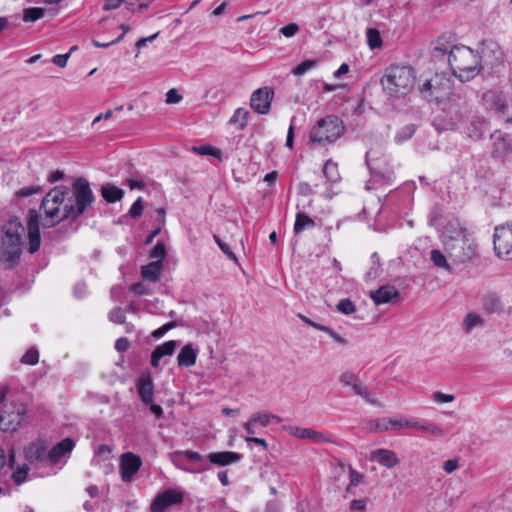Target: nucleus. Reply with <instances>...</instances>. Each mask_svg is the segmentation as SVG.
Here are the masks:
<instances>
[{
    "mask_svg": "<svg viewBox=\"0 0 512 512\" xmlns=\"http://www.w3.org/2000/svg\"><path fill=\"white\" fill-rule=\"evenodd\" d=\"M322 331L325 332L326 334H328L334 341H336L342 345H346L347 341L343 337L338 335L336 332H334L331 328L325 326V327H323Z\"/></svg>",
    "mask_w": 512,
    "mask_h": 512,
    "instance_id": "63",
    "label": "nucleus"
},
{
    "mask_svg": "<svg viewBox=\"0 0 512 512\" xmlns=\"http://www.w3.org/2000/svg\"><path fill=\"white\" fill-rule=\"evenodd\" d=\"M492 154L501 159H508L512 155V135L494 131L491 136Z\"/></svg>",
    "mask_w": 512,
    "mask_h": 512,
    "instance_id": "12",
    "label": "nucleus"
},
{
    "mask_svg": "<svg viewBox=\"0 0 512 512\" xmlns=\"http://www.w3.org/2000/svg\"><path fill=\"white\" fill-rule=\"evenodd\" d=\"M254 424L259 423L262 427H266L269 425L271 420H275L277 423H280L282 419L271 413H256L250 417V419Z\"/></svg>",
    "mask_w": 512,
    "mask_h": 512,
    "instance_id": "36",
    "label": "nucleus"
},
{
    "mask_svg": "<svg viewBox=\"0 0 512 512\" xmlns=\"http://www.w3.org/2000/svg\"><path fill=\"white\" fill-rule=\"evenodd\" d=\"M95 202V195L90 183L83 177L74 180L72 190L67 186H57L51 189L43 198L41 210L46 218L44 228H50L63 220L75 221L86 213Z\"/></svg>",
    "mask_w": 512,
    "mask_h": 512,
    "instance_id": "1",
    "label": "nucleus"
},
{
    "mask_svg": "<svg viewBox=\"0 0 512 512\" xmlns=\"http://www.w3.org/2000/svg\"><path fill=\"white\" fill-rule=\"evenodd\" d=\"M420 92L429 101L442 103L448 100L451 103L447 108H443L433 120V126L437 132L455 130L461 123L464 113L456 99H452V84L449 77L444 74L436 73L430 79H427L419 86Z\"/></svg>",
    "mask_w": 512,
    "mask_h": 512,
    "instance_id": "2",
    "label": "nucleus"
},
{
    "mask_svg": "<svg viewBox=\"0 0 512 512\" xmlns=\"http://www.w3.org/2000/svg\"><path fill=\"white\" fill-rule=\"evenodd\" d=\"M343 121L336 115L321 118L313 126L310 139L313 143L325 144L335 142L344 133Z\"/></svg>",
    "mask_w": 512,
    "mask_h": 512,
    "instance_id": "6",
    "label": "nucleus"
},
{
    "mask_svg": "<svg viewBox=\"0 0 512 512\" xmlns=\"http://www.w3.org/2000/svg\"><path fill=\"white\" fill-rule=\"evenodd\" d=\"M421 431L426 432L434 437H441L444 435L443 429L432 422L424 421L423 425H421Z\"/></svg>",
    "mask_w": 512,
    "mask_h": 512,
    "instance_id": "48",
    "label": "nucleus"
},
{
    "mask_svg": "<svg viewBox=\"0 0 512 512\" xmlns=\"http://www.w3.org/2000/svg\"><path fill=\"white\" fill-rule=\"evenodd\" d=\"M45 15V9L41 7H30L24 10L23 21L35 22Z\"/></svg>",
    "mask_w": 512,
    "mask_h": 512,
    "instance_id": "39",
    "label": "nucleus"
},
{
    "mask_svg": "<svg viewBox=\"0 0 512 512\" xmlns=\"http://www.w3.org/2000/svg\"><path fill=\"white\" fill-rule=\"evenodd\" d=\"M357 395L361 396L367 403L369 404H372V405H379V403L377 402V400H375L373 397H372V394L371 392L369 391V389L365 386H362V388L358 391Z\"/></svg>",
    "mask_w": 512,
    "mask_h": 512,
    "instance_id": "58",
    "label": "nucleus"
},
{
    "mask_svg": "<svg viewBox=\"0 0 512 512\" xmlns=\"http://www.w3.org/2000/svg\"><path fill=\"white\" fill-rule=\"evenodd\" d=\"M299 30V27L297 24L295 23H289L288 25L286 26H283L281 29H280V32L285 36V37H292L294 36Z\"/></svg>",
    "mask_w": 512,
    "mask_h": 512,
    "instance_id": "60",
    "label": "nucleus"
},
{
    "mask_svg": "<svg viewBox=\"0 0 512 512\" xmlns=\"http://www.w3.org/2000/svg\"><path fill=\"white\" fill-rule=\"evenodd\" d=\"M40 191L39 187H25L16 192L18 197H28Z\"/></svg>",
    "mask_w": 512,
    "mask_h": 512,
    "instance_id": "62",
    "label": "nucleus"
},
{
    "mask_svg": "<svg viewBox=\"0 0 512 512\" xmlns=\"http://www.w3.org/2000/svg\"><path fill=\"white\" fill-rule=\"evenodd\" d=\"M481 304L482 310L486 315H500L505 312L510 313L512 309V307H508V309H506L505 302L496 292H488L484 294L481 299Z\"/></svg>",
    "mask_w": 512,
    "mask_h": 512,
    "instance_id": "14",
    "label": "nucleus"
},
{
    "mask_svg": "<svg viewBox=\"0 0 512 512\" xmlns=\"http://www.w3.org/2000/svg\"><path fill=\"white\" fill-rule=\"evenodd\" d=\"M416 131V126L414 124H409L403 128H401L397 134L395 135V141L397 143H403L404 141L410 139Z\"/></svg>",
    "mask_w": 512,
    "mask_h": 512,
    "instance_id": "43",
    "label": "nucleus"
},
{
    "mask_svg": "<svg viewBox=\"0 0 512 512\" xmlns=\"http://www.w3.org/2000/svg\"><path fill=\"white\" fill-rule=\"evenodd\" d=\"M350 486H358L363 483L364 475L356 471L352 466H348Z\"/></svg>",
    "mask_w": 512,
    "mask_h": 512,
    "instance_id": "52",
    "label": "nucleus"
},
{
    "mask_svg": "<svg viewBox=\"0 0 512 512\" xmlns=\"http://www.w3.org/2000/svg\"><path fill=\"white\" fill-rule=\"evenodd\" d=\"M415 75L412 68L392 65L386 68L381 85L390 96L404 95L414 86Z\"/></svg>",
    "mask_w": 512,
    "mask_h": 512,
    "instance_id": "4",
    "label": "nucleus"
},
{
    "mask_svg": "<svg viewBox=\"0 0 512 512\" xmlns=\"http://www.w3.org/2000/svg\"><path fill=\"white\" fill-rule=\"evenodd\" d=\"M469 233L466 228L462 227L458 220L450 221L444 228L443 237L444 243L447 241H455L458 238H463Z\"/></svg>",
    "mask_w": 512,
    "mask_h": 512,
    "instance_id": "27",
    "label": "nucleus"
},
{
    "mask_svg": "<svg viewBox=\"0 0 512 512\" xmlns=\"http://www.w3.org/2000/svg\"><path fill=\"white\" fill-rule=\"evenodd\" d=\"M274 91L269 87L255 90L250 98L251 108L258 114L266 115L271 109Z\"/></svg>",
    "mask_w": 512,
    "mask_h": 512,
    "instance_id": "10",
    "label": "nucleus"
},
{
    "mask_svg": "<svg viewBox=\"0 0 512 512\" xmlns=\"http://www.w3.org/2000/svg\"><path fill=\"white\" fill-rule=\"evenodd\" d=\"M489 130L486 119L479 115H473L465 127V134L473 141H480Z\"/></svg>",
    "mask_w": 512,
    "mask_h": 512,
    "instance_id": "16",
    "label": "nucleus"
},
{
    "mask_svg": "<svg viewBox=\"0 0 512 512\" xmlns=\"http://www.w3.org/2000/svg\"><path fill=\"white\" fill-rule=\"evenodd\" d=\"M486 325L485 319L476 312L467 313L461 323V329L464 333L469 334L476 327H484Z\"/></svg>",
    "mask_w": 512,
    "mask_h": 512,
    "instance_id": "28",
    "label": "nucleus"
},
{
    "mask_svg": "<svg viewBox=\"0 0 512 512\" xmlns=\"http://www.w3.org/2000/svg\"><path fill=\"white\" fill-rule=\"evenodd\" d=\"M482 104L488 111L504 114L507 108L504 97L495 91H487L482 95Z\"/></svg>",
    "mask_w": 512,
    "mask_h": 512,
    "instance_id": "19",
    "label": "nucleus"
},
{
    "mask_svg": "<svg viewBox=\"0 0 512 512\" xmlns=\"http://www.w3.org/2000/svg\"><path fill=\"white\" fill-rule=\"evenodd\" d=\"M152 1L153 0H126V5L128 7H134L135 5H138L137 11L141 12L147 9ZM131 10L134 11L133 8H131Z\"/></svg>",
    "mask_w": 512,
    "mask_h": 512,
    "instance_id": "56",
    "label": "nucleus"
},
{
    "mask_svg": "<svg viewBox=\"0 0 512 512\" xmlns=\"http://www.w3.org/2000/svg\"><path fill=\"white\" fill-rule=\"evenodd\" d=\"M317 65V60L308 59L304 60L300 64L296 65L292 69V73L294 75L300 76L308 72L309 70L313 69Z\"/></svg>",
    "mask_w": 512,
    "mask_h": 512,
    "instance_id": "45",
    "label": "nucleus"
},
{
    "mask_svg": "<svg viewBox=\"0 0 512 512\" xmlns=\"http://www.w3.org/2000/svg\"><path fill=\"white\" fill-rule=\"evenodd\" d=\"M310 439L312 440V442L314 444H317V445H320L323 443H334V441L331 438H329V436H327L326 434H324L322 432L316 431V430L313 431V434Z\"/></svg>",
    "mask_w": 512,
    "mask_h": 512,
    "instance_id": "54",
    "label": "nucleus"
},
{
    "mask_svg": "<svg viewBox=\"0 0 512 512\" xmlns=\"http://www.w3.org/2000/svg\"><path fill=\"white\" fill-rule=\"evenodd\" d=\"M5 466L10 469L15 468V453L13 449H10L8 456H6L4 450L0 447V470Z\"/></svg>",
    "mask_w": 512,
    "mask_h": 512,
    "instance_id": "46",
    "label": "nucleus"
},
{
    "mask_svg": "<svg viewBox=\"0 0 512 512\" xmlns=\"http://www.w3.org/2000/svg\"><path fill=\"white\" fill-rule=\"evenodd\" d=\"M182 502L183 496L180 492L174 489H167L156 495L151 503L150 510L151 512H164L173 505L181 504Z\"/></svg>",
    "mask_w": 512,
    "mask_h": 512,
    "instance_id": "13",
    "label": "nucleus"
},
{
    "mask_svg": "<svg viewBox=\"0 0 512 512\" xmlns=\"http://www.w3.org/2000/svg\"><path fill=\"white\" fill-rule=\"evenodd\" d=\"M449 37L442 35L437 38V40L434 43L433 47V55L435 57H438L439 55H447V58L450 56V50L454 49L456 46L455 44H452L449 40Z\"/></svg>",
    "mask_w": 512,
    "mask_h": 512,
    "instance_id": "31",
    "label": "nucleus"
},
{
    "mask_svg": "<svg viewBox=\"0 0 512 512\" xmlns=\"http://www.w3.org/2000/svg\"><path fill=\"white\" fill-rule=\"evenodd\" d=\"M5 417V429L15 430L24 422L27 408L24 404H14L10 411H2Z\"/></svg>",
    "mask_w": 512,
    "mask_h": 512,
    "instance_id": "18",
    "label": "nucleus"
},
{
    "mask_svg": "<svg viewBox=\"0 0 512 512\" xmlns=\"http://www.w3.org/2000/svg\"><path fill=\"white\" fill-rule=\"evenodd\" d=\"M430 258L435 266L450 271V266L446 260V257L440 250L433 249L431 251Z\"/></svg>",
    "mask_w": 512,
    "mask_h": 512,
    "instance_id": "44",
    "label": "nucleus"
},
{
    "mask_svg": "<svg viewBox=\"0 0 512 512\" xmlns=\"http://www.w3.org/2000/svg\"><path fill=\"white\" fill-rule=\"evenodd\" d=\"M316 226L315 221L308 216L304 212H297L295 223H294V233L299 234L306 229H312Z\"/></svg>",
    "mask_w": 512,
    "mask_h": 512,
    "instance_id": "32",
    "label": "nucleus"
},
{
    "mask_svg": "<svg viewBox=\"0 0 512 512\" xmlns=\"http://www.w3.org/2000/svg\"><path fill=\"white\" fill-rule=\"evenodd\" d=\"M142 212H143L142 198L138 197L137 200L130 207L129 215L131 216V218H137L142 215Z\"/></svg>",
    "mask_w": 512,
    "mask_h": 512,
    "instance_id": "55",
    "label": "nucleus"
},
{
    "mask_svg": "<svg viewBox=\"0 0 512 512\" xmlns=\"http://www.w3.org/2000/svg\"><path fill=\"white\" fill-rule=\"evenodd\" d=\"M29 470L30 467L27 463L18 465L11 475L14 483L17 485L24 483L27 479Z\"/></svg>",
    "mask_w": 512,
    "mask_h": 512,
    "instance_id": "38",
    "label": "nucleus"
},
{
    "mask_svg": "<svg viewBox=\"0 0 512 512\" xmlns=\"http://www.w3.org/2000/svg\"><path fill=\"white\" fill-rule=\"evenodd\" d=\"M404 418L382 417L369 422L368 429L373 433H380L389 430H400L403 428Z\"/></svg>",
    "mask_w": 512,
    "mask_h": 512,
    "instance_id": "17",
    "label": "nucleus"
},
{
    "mask_svg": "<svg viewBox=\"0 0 512 512\" xmlns=\"http://www.w3.org/2000/svg\"><path fill=\"white\" fill-rule=\"evenodd\" d=\"M370 297L379 306L393 302L400 297L399 291L392 285H383L370 292Z\"/></svg>",
    "mask_w": 512,
    "mask_h": 512,
    "instance_id": "20",
    "label": "nucleus"
},
{
    "mask_svg": "<svg viewBox=\"0 0 512 512\" xmlns=\"http://www.w3.org/2000/svg\"><path fill=\"white\" fill-rule=\"evenodd\" d=\"M193 151L202 156H213L217 159L221 158V150L209 144L194 146Z\"/></svg>",
    "mask_w": 512,
    "mask_h": 512,
    "instance_id": "37",
    "label": "nucleus"
},
{
    "mask_svg": "<svg viewBox=\"0 0 512 512\" xmlns=\"http://www.w3.org/2000/svg\"><path fill=\"white\" fill-rule=\"evenodd\" d=\"M182 100V96L176 89H170L166 93V103L168 104H176Z\"/></svg>",
    "mask_w": 512,
    "mask_h": 512,
    "instance_id": "59",
    "label": "nucleus"
},
{
    "mask_svg": "<svg viewBox=\"0 0 512 512\" xmlns=\"http://www.w3.org/2000/svg\"><path fill=\"white\" fill-rule=\"evenodd\" d=\"M366 164L374 181L392 183L394 180V169L388 156L371 149L366 153Z\"/></svg>",
    "mask_w": 512,
    "mask_h": 512,
    "instance_id": "7",
    "label": "nucleus"
},
{
    "mask_svg": "<svg viewBox=\"0 0 512 512\" xmlns=\"http://www.w3.org/2000/svg\"><path fill=\"white\" fill-rule=\"evenodd\" d=\"M339 380L346 386H351L353 391L357 394L358 391L362 388L363 385H361L357 375H355L352 372H344L340 375Z\"/></svg>",
    "mask_w": 512,
    "mask_h": 512,
    "instance_id": "35",
    "label": "nucleus"
},
{
    "mask_svg": "<svg viewBox=\"0 0 512 512\" xmlns=\"http://www.w3.org/2000/svg\"><path fill=\"white\" fill-rule=\"evenodd\" d=\"M323 174L331 183H337L341 179L338 171V165L332 160H327L325 162L323 167Z\"/></svg>",
    "mask_w": 512,
    "mask_h": 512,
    "instance_id": "33",
    "label": "nucleus"
},
{
    "mask_svg": "<svg viewBox=\"0 0 512 512\" xmlns=\"http://www.w3.org/2000/svg\"><path fill=\"white\" fill-rule=\"evenodd\" d=\"M28 252L34 254L37 252L41 245V236L39 228V216L35 210L29 211L28 217Z\"/></svg>",
    "mask_w": 512,
    "mask_h": 512,
    "instance_id": "15",
    "label": "nucleus"
},
{
    "mask_svg": "<svg viewBox=\"0 0 512 512\" xmlns=\"http://www.w3.org/2000/svg\"><path fill=\"white\" fill-rule=\"evenodd\" d=\"M367 43L371 49H378L382 46V38L379 30L375 28H369L366 32Z\"/></svg>",
    "mask_w": 512,
    "mask_h": 512,
    "instance_id": "40",
    "label": "nucleus"
},
{
    "mask_svg": "<svg viewBox=\"0 0 512 512\" xmlns=\"http://www.w3.org/2000/svg\"><path fill=\"white\" fill-rule=\"evenodd\" d=\"M445 250L449 257L456 263H467L475 258L477 253V244L474 238L468 234L455 241L445 242Z\"/></svg>",
    "mask_w": 512,
    "mask_h": 512,
    "instance_id": "8",
    "label": "nucleus"
},
{
    "mask_svg": "<svg viewBox=\"0 0 512 512\" xmlns=\"http://www.w3.org/2000/svg\"><path fill=\"white\" fill-rule=\"evenodd\" d=\"M176 326L175 322H168L161 326L160 328L154 330L152 332V336L156 339L163 337L169 330L173 329Z\"/></svg>",
    "mask_w": 512,
    "mask_h": 512,
    "instance_id": "57",
    "label": "nucleus"
},
{
    "mask_svg": "<svg viewBox=\"0 0 512 512\" xmlns=\"http://www.w3.org/2000/svg\"><path fill=\"white\" fill-rule=\"evenodd\" d=\"M163 268L162 261H152L141 268L142 277L145 280L156 282Z\"/></svg>",
    "mask_w": 512,
    "mask_h": 512,
    "instance_id": "30",
    "label": "nucleus"
},
{
    "mask_svg": "<svg viewBox=\"0 0 512 512\" xmlns=\"http://www.w3.org/2000/svg\"><path fill=\"white\" fill-rule=\"evenodd\" d=\"M101 196L107 203H115L123 198L124 191L112 183H105L101 186Z\"/></svg>",
    "mask_w": 512,
    "mask_h": 512,
    "instance_id": "29",
    "label": "nucleus"
},
{
    "mask_svg": "<svg viewBox=\"0 0 512 512\" xmlns=\"http://www.w3.org/2000/svg\"><path fill=\"white\" fill-rule=\"evenodd\" d=\"M109 319L110 321H112L113 323H116V324H123L125 323V314L122 310V308L120 307H116L114 309H112L109 313Z\"/></svg>",
    "mask_w": 512,
    "mask_h": 512,
    "instance_id": "51",
    "label": "nucleus"
},
{
    "mask_svg": "<svg viewBox=\"0 0 512 512\" xmlns=\"http://www.w3.org/2000/svg\"><path fill=\"white\" fill-rule=\"evenodd\" d=\"M141 466L142 460L140 456L132 452L122 454L119 465L122 481L125 483L131 482L134 475L140 470Z\"/></svg>",
    "mask_w": 512,
    "mask_h": 512,
    "instance_id": "11",
    "label": "nucleus"
},
{
    "mask_svg": "<svg viewBox=\"0 0 512 512\" xmlns=\"http://www.w3.org/2000/svg\"><path fill=\"white\" fill-rule=\"evenodd\" d=\"M176 345L177 343L175 340H169L161 345H158L154 350L162 359L164 356L173 355Z\"/></svg>",
    "mask_w": 512,
    "mask_h": 512,
    "instance_id": "42",
    "label": "nucleus"
},
{
    "mask_svg": "<svg viewBox=\"0 0 512 512\" xmlns=\"http://www.w3.org/2000/svg\"><path fill=\"white\" fill-rule=\"evenodd\" d=\"M76 49L75 46H73L70 51L66 54H57L52 58V63L57 65L58 67L64 68L67 65V61L70 57V54L72 51Z\"/></svg>",
    "mask_w": 512,
    "mask_h": 512,
    "instance_id": "53",
    "label": "nucleus"
},
{
    "mask_svg": "<svg viewBox=\"0 0 512 512\" xmlns=\"http://www.w3.org/2000/svg\"><path fill=\"white\" fill-rule=\"evenodd\" d=\"M208 460L210 463L222 467L239 462L241 454L233 451L214 452L208 455Z\"/></svg>",
    "mask_w": 512,
    "mask_h": 512,
    "instance_id": "22",
    "label": "nucleus"
},
{
    "mask_svg": "<svg viewBox=\"0 0 512 512\" xmlns=\"http://www.w3.org/2000/svg\"><path fill=\"white\" fill-rule=\"evenodd\" d=\"M23 232L24 227L17 220H10L3 226V254L5 260L9 263V268L17 264L22 254L21 235Z\"/></svg>",
    "mask_w": 512,
    "mask_h": 512,
    "instance_id": "5",
    "label": "nucleus"
},
{
    "mask_svg": "<svg viewBox=\"0 0 512 512\" xmlns=\"http://www.w3.org/2000/svg\"><path fill=\"white\" fill-rule=\"evenodd\" d=\"M74 442L71 438H65L59 443H57L49 452H48V459L51 463H58L60 459L66 455L67 453H70L72 449L74 448Z\"/></svg>",
    "mask_w": 512,
    "mask_h": 512,
    "instance_id": "24",
    "label": "nucleus"
},
{
    "mask_svg": "<svg viewBox=\"0 0 512 512\" xmlns=\"http://www.w3.org/2000/svg\"><path fill=\"white\" fill-rule=\"evenodd\" d=\"M166 255V248L165 244L161 241H158L156 245L153 247V249L150 252V258L156 259V261H162Z\"/></svg>",
    "mask_w": 512,
    "mask_h": 512,
    "instance_id": "49",
    "label": "nucleus"
},
{
    "mask_svg": "<svg viewBox=\"0 0 512 512\" xmlns=\"http://www.w3.org/2000/svg\"><path fill=\"white\" fill-rule=\"evenodd\" d=\"M183 457H186L188 460L202 462L203 456L196 451L186 450V451H175L172 453V458L174 461H180Z\"/></svg>",
    "mask_w": 512,
    "mask_h": 512,
    "instance_id": "41",
    "label": "nucleus"
},
{
    "mask_svg": "<svg viewBox=\"0 0 512 512\" xmlns=\"http://www.w3.org/2000/svg\"><path fill=\"white\" fill-rule=\"evenodd\" d=\"M39 361V353L36 349H29L21 358V362L24 364L35 365Z\"/></svg>",
    "mask_w": 512,
    "mask_h": 512,
    "instance_id": "50",
    "label": "nucleus"
},
{
    "mask_svg": "<svg viewBox=\"0 0 512 512\" xmlns=\"http://www.w3.org/2000/svg\"><path fill=\"white\" fill-rule=\"evenodd\" d=\"M154 384L150 376H141L137 382V391L141 401L148 405L153 400Z\"/></svg>",
    "mask_w": 512,
    "mask_h": 512,
    "instance_id": "25",
    "label": "nucleus"
},
{
    "mask_svg": "<svg viewBox=\"0 0 512 512\" xmlns=\"http://www.w3.org/2000/svg\"><path fill=\"white\" fill-rule=\"evenodd\" d=\"M129 346H130V342L125 337H121V338L117 339L115 342V349L120 353L126 352L129 349Z\"/></svg>",
    "mask_w": 512,
    "mask_h": 512,
    "instance_id": "61",
    "label": "nucleus"
},
{
    "mask_svg": "<svg viewBox=\"0 0 512 512\" xmlns=\"http://www.w3.org/2000/svg\"><path fill=\"white\" fill-rule=\"evenodd\" d=\"M337 310L345 315H350L355 312V304L349 299H341L337 304Z\"/></svg>",
    "mask_w": 512,
    "mask_h": 512,
    "instance_id": "47",
    "label": "nucleus"
},
{
    "mask_svg": "<svg viewBox=\"0 0 512 512\" xmlns=\"http://www.w3.org/2000/svg\"><path fill=\"white\" fill-rule=\"evenodd\" d=\"M447 61L453 75L461 82L475 78L482 68L479 53L463 44H456L454 49L450 50Z\"/></svg>",
    "mask_w": 512,
    "mask_h": 512,
    "instance_id": "3",
    "label": "nucleus"
},
{
    "mask_svg": "<svg viewBox=\"0 0 512 512\" xmlns=\"http://www.w3.org/2000/svg\"><path fill=\"white\" fill-rule=\"evenodd\" d=\"M493 243L494 250L499 258L512 259V223L495 228Z\"/></svg>",
    "mask_w": 512,
    "mask_h": 512,
    "instance_id": "9",
    "label": "nucleus"
},
{
    "mask_svg": "<svg viewBox=\"0 0 512 512\" xmlns=\"http://www.w3.org/2000/svg\"><path fill=\"white\" fill-rule=\"evenodd\" d=\"M371 460L377 461L380 465L386 468H393L400 462L394 451L383 448L373 450L371 452Z\"/></svg>",
    "mask_w": 512,
    "mask_h": 512,
    "instance_id": "21",
    "label": "nucleus"
},
{
    "mask_svg": "<svg viewBox=\"0 0 512 512\" xmlns=\"http://www.w3.org/2000/svg\"><path fill=\"white\" fill-rule=\"evenodd\" d=\"M46 449L44 441L36 440L24 449L25 459L31 464L39 462L44 459Z\"/></svg>",
    "mask_w": 512,
    "mask_h": 512,
    "instance_id": "23",
    "label": "nucleus"
},
{
    "mask_svg": "<svg viewBox=\"0 0 512 512\" xmlns=\"http://www.w3.org/2000/svg\"><path fill=\"white\" fill-rule=\"evenodd\" d=\"M459 467V462L457 459H450L444 462L443 469L447 473L454 472Z\"/></svg>",
    "mask_w": 512,
    "mask_h": 512,
    "instance_id": "64",
    "label": "nucleus"
},
{
    "mask_svg": "<svg viewBox=\"0 0 512 512\" xmlns=\"http://www.w3.org/2000/svg\"><path fill=\"white\" fill-rule=\"evenodd\" d=\"M249 112L244 108H238L229 120L230 124H237L239 130H243L248 122Z\"/></svg>",
    "mask_w": 512,
    "mask_h": 512,
    "instance_id": "34",
    "label": "nucleus"
},
{
    "mask_svg": "<svg viewBox=\"0 0 512 512\" xmlns=\"http://www.w3.org/2000/svg\"><path fill=\"white\" fill-rule=\"evenodd\" d=\"M198 350L192 344L185 345L177 356V363L179 367H192L196 363Z\"/></svg>",
    "mask_w": 512,
    "mask_h": 512,
    "instance_id": "26",
    "label": "nucleus"
}]
</instances>
